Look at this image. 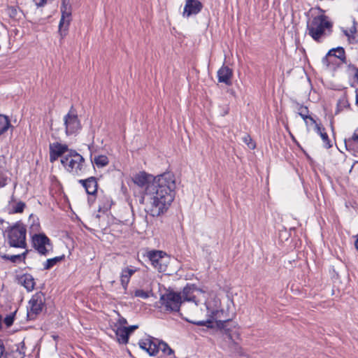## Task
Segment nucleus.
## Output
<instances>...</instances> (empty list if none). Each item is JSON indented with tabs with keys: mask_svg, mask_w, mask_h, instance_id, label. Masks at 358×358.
Returning a JSON list of instances; mask_svg holds the SVG:
<instances>
[{
	"mask_svg": "<svg viewBox=\"0 0 358 358\" xmlns=\"http://www.w3.org/2000/svg\"><path fill=\"white\" fill-rule=\"evenodd\" d=\"M232 76V70L227 66H222L217 71L218 81L227 85H230L231 84V80Z\"/></svg>",
	"mask_w": 358,
	"mask_h": 358,
	"instance_id": "nucleus-20",
	"label": "nucleus"
},
{
	"mask_svg": "<svg viewBox=\"0 0 358 358\" xmlns=\"http://www.w3.org/2000/svg\"><path fill=\"white\" fill-rule=\"evenodd\" d=\"M156 343L157 339L150 336H147L138 341L140 348L145 350L150 356H155L157 354Z\"/></svg>",
	"mask_w": 358,
	"mask_h": 358,
	"instance_id": "nucleus-14",
	"label": "nucleus"
},
{
	"mask_svg": "<svg viewBox=\"0 0 358 358\" xmlns=\"http://www.w3.org/2000/svg\"><path fill=\"white\" fill-rule=\"evenodd\" d=\"M185 320L189 322H192L193 324H196L197 325H200V326H204V325H206L207 323H210V321H198V322H195V321H191L189 320V319L187 318H185Z\"/></svg>",
	"mask_w": 358,
	"mask_h": 358,
	"instance_id": "nucleus-37",
	"label": "nucleus"
},
{
	"mask_svg": "<svg viewBox=\"0 0 358 358\" xmlns=\"http://www.w3.org/2000/svg\"><path fill=\"white\" fill-rule=\"evenodd\" d=\"M216 326L220 334L226 336L231 345H237L236 340L240 339V333L236 322L231 320H218L216 322Z\"/></svg>",
	"mask_w": 358,
	"mask_h": 358,
	"instance_id": "nucleus-5",
	"label": "nucleus"
},
{
	"mask_svg": "<svg viewBox=\"0 0 358 358\" xmlns=\"http://www.w3.org/2000/svg\"><path fill=\"white\" fill-rule=\"evenodd\" d=\"M15 313L7 315L4 319V323L7 327H10L14 322Z\"/></svg>",
	"mask_w": 358,
	"mask_h": 358,
	"instance_id": "nucleus-35",
	"label": "nucleus"
},
{
	"mask_svg": "<svg viewBox=\"0 0 358 358\" xmlns=\"http://www.w3.org/2000/svg\"><path fill=\"white\" fill-rule=\"evenodd\" d=\"M314 124L317 133L320 136L323 141L324 147H325L326 148H330L332 146V145L331 144V141L329 138L327 132L325 131V129L320 126V124H317L316 122Z\"/></svg>",
	"mask_w": 358,
	"mask_h": 358,
	"instance_id": "nucleus-22",
	"label": "nucleus"
},
{
	"mask_svg": "<svg viewBox=\"0 0 358 358\" xmlns=\"http://www.w3.org/2000/svg\"><path fill=\"white\" fill-rule=\"evenodd\" d=\"M127 324V321L125 318L121 317L119 318L117 321V327H124L125 324Z\"/></svg>",
	"mask_w": 358,
	"mask_h": 358,
	"instance_id": "nucleus-38",
	"label": "nucleus"
},
{
	"mask_svg": "<svg viewBox=\"0 0 358 358\" xmlns=\"http://www.w3.org/2000/svg\"><path fill=\"white\" fill-rule=\"evenodd\" d=\"M203 6L199 0H187L184 8L183 15L189 17L199 13Z\"/></svg>",
	"mask_w": 358,
	"mask_h": 358,
	"instance_id": "nucleus-16",
	"label": "nucleus"
},
{
	"mask_svg": "<svg viewBox=\"0 0 358 358\" xmlns=\"http://www.w3.org/2000/svg\"><path fill=\"white\" fill-rule=\"evenodd\" d=\"M166 253L161 250H151L148 252L147 257L152 263V265L159 271H162V261Z\"/></svg>",
	"mask_w": 358,
	"mask_h": 358,
	"instance_id": "nucleus-15",
	"label": "nucleus"
},
{
	"mask_svg": "<svg viewBox=\"0 0 358 358\" xmlns=\"http://www.w3.org/2000/svg\"><path fill=\"white\" fill-rule=\"evenodd\" d=\"M61 13L62 16L59 24L58 32L62 40L67 35L69 26L71 20V8L69 2H66V0H63Z\"/></svg>",
	"mask_w": 358,
	"mask_h": 358,
	"instance_id": "nucleus-10",
	"label": "nucleus"
},
{
	"mask_svg": "<svg viewBox=\"0 0 358 358\" xmlns=\"http://www.w3.org/2000/svg\"><path fill=\"white\" fill-rule=\"evenodd\" d=\"M338 60L341 62H345V50L341 47L330 50L326 56L323 57L322 62L326 67H331V66H336L338 64Z\"/></svg>",
	"mask_w": 358,
	"mask_h": 358,
	"instance_id": "nucleus-12",
	"label": "nucleus"
},
{
	"mask_svg": "<svg viewBox=\"0 0 358 358\" xmlns=\"http://www.w3.org/2000/svg\"><path fill=\"white\" fill-rule=\"evenodd\" d=\"M160 302L166 310L178 312L182 303L181 294L173 291L167 292L161 296Z\"/></svg>",
	"mask_w": 358,
	"mask_h": 358,
	"instance_id": "nucleus-7",
	"label": "nucleus"
},
{
	"mask_svg": "<svg viewBox=\"0 0 358 358\" xmlns=\"http://www.w3.org/2000/svg\"><path fill=\"white\" fill-rule=\"evenodd\" d=\"M290 136L292 137V139L294 141V142H295L297 145H299V143L296 141V140L295 139L294 136L292 134H290Z\"/></svg>",
	"mask_w": 358,
	"mask_h": 358,
	"instance_id": "nucleus-46",
	"label": "nucleus"
},
{
	"mask_svg": "<svg viewBox=\"0 0 358 358\" xmlns=\"http://www.w3.org/2000/svg\"><path fill=\"white\" fill-rule=\"evenodd\" d=\"M97 181L95 177H90L87 178V182L85 189L88 194L94 195L97 192Z\"/></svg>",
	"mask_w": 358,
	"mask_h": 358,
	"instance_id": "nucleus-23",
	"label": "nucleus"
},
{
	"mask_svg": "<svg viewBox=\"0 0 358 358\" xmlns=\"http://www.w3.org/2000/svg\"><path fill=\"white\" fill-rule=\"evenodd\" d=\"M331 27V23L324 15L315 16L307 22L308 34L317 42L321 41L322 38L327 35L326 31H330Z\"/></svg>",
	"mask_w": 358,
	"mask_h": 358,
	"instance_id": "nucleus-2",
	"label": "nucleus"
},
{
	"mask_svg": "<svg viewBox=\"0 0 358 358\" xmlns=\"http://www.w3.org/2000/svg\"><path fill=\"white\" fill-rule=\"evenodd\" d=\"M65 133L67 136L76 135L82 129L76 111L71 107L69 113L64 117Z\"/></svg>",
	"mask_w": 358,
	"mask_h": 358,
	"instance_id": "nucleus-8",
	"label": "nucleus"
},
{
	"mask_svg": "<svg viewBox=\"0 0 358 358\" xmlns=\"http://www.w3.org/2000/svg\"><path fill=\"white\" fill-rule=\"evenodd\" d=\"M243 141L248 146L249 148L253 150L256 148V144L250 135L245 134L243 137Z\"/></svg>",
	"mask_w": 358,
	"mask_h": 358,
	"instance_id": "nucleus-32",
	"label": "nucleus"
},
{
	"mask_svg": "<svg viewBox=\"0 0 358 358\" xmlns=\"http://www.w3.org/2000/svg\"><path fill=\"white\" fill-rule=\"evenodd\" d=\"M115 327L116 328L115 332L117 342L121 344L127 343L129 336L128 330L125 329V327H117V324Z\"/></svg>",
	"mask_w": 358,
	"mask_h": 358,
	"instance_id": "nucleus-21",
	"label": "nucleus"
},
{
	"mask_svg": "<svg viewBox=\"0 0 358 358\" xmlns=\"http://www.w3.org/2000/svg\"><path fill=\"white\" fill-rule=\"evenodd\" d=\"M92 161L93 164L99 169L106 166L109 163L108 157L103 155L95 156Z\"/></svg>",
	"mask_w": 358,
	"mask_h": 358,
	"instance_id": "nucleus-25",
	"label": "nucleus"
},
{
	"mask_svg": "<svg viewBox=\"0 0 358 358\" xmlns=\"http://www.w3.org/2000/svg\"><path fill=\"white\" fill-rule=\"evenodd\" d=\"M50 162H55L59 157H64L63 155L69 151L68 145L62 144L58 142L50 144Z\"/></svg>",
	"mask_w": 358,
	"mask_h": 358,
	"instance_id": "nucleus-13",
	"label": "nucleus"
},
{
	"mask_svg": "<svg viewBox=\"0 0 358 358\" xmlns=\"http://www.w3.org/2000/svg\"><path fill=\"white\" fill-rule=\"evenodd\" d=\"M22 353L18 350L6 351L3 358H23Z\"/></svg>",
	"mask_w": 358,
	"mask_h": 358,
	"instance_id": "nucleus-31",
	"label": "nucleus"
},
{
	"mask_svg": "<svg viewBox=\"0 0 358 358\" xmlns=\"http://www.w3.org/2000/svg\"><path fill=\"white\" fill-rule=\"evenodd\" d=\"M181 294L182 302L192 301L197 306L199 303L206 301V293L193 284H187L182 289Z\"/></svg>",
	"mask_w": 358,
	"mask_h": 358,
	"instance_id": "nucleus-6",
	"label": "nucleus"
},
{
	"mask_svg": "<svg viewBox=\"0 0 358 358\" xmlns=\"http://www.w3.org/2000/svg\"><path fill=\"white\" fill-rule=\"evenodd\" d=\"M34 1L38 7L43 6L46 3V0H34Z\"/></svg>",
	"mask_w": 358,
	"mask_h": 358,
	"instance_id": "nucleus-40",
	"label": "nucleus"
},
{
	"mask_svg": "<svg viewBox=\"0 0 358 358\" xmlns=\"http://www.w3.org/2000/svg\"><path fill=\"white\" fill-rule=\"evenodd\" d=\"M138 271V268L129 266L122 269L120 273V283L124 289L127 290L131 277Z\"/></svg>",
	"mask_w": 358,
	"mask_h": 358,
	"instance_id": "nucleus-19",
	"label": "nucleus"
},
{
	"mask_svg": "<svg viewBox=\"0 0 358 358\" xmlns=\"http://www.w3.org/2000/svg\"><path fill=\"white\" fill-rule=\"evenodd\" d=\"M135 297H139L142 299H147L149 297V292L144 291L143 289H136L134 293Z\"/></svg>",
	"mask_w": 358,
	"mask_h": 358,
	"instance_id": "nucleus-33",
	"label": "nucleus"
},
{
	"mask_svg": "<svg viewBox=\"0 0 358 358\" xmlns=\"http://www.w3.org/2000/svg\"><path fill=\"white\" fill-rule=\"evenodd\" d=\"M297 110L298 114L303 120L309 119L311 124H315V120L309 115V110L308 107L304 106H299Z\"/></svg>",
	"mask_w": 358,
	"mask_h": 358,
	"instance_id": "nucleus-26",
	"label": "nucleus"
},
{
	"mask_svg": "<svg viewBox=\"0 0 358 358\" xmlns=\"http://www.w3.org/2000/svg\"><path fill=\"white\" fill-rule=\"evenodd\" d=\"M34 248L41 255H47L52 250V245L50 240L44 234H34L32 236Z\"/></svg>",
	"mask_w": 358,
	"mask_h": 358,
	"instance_id": "nucleus-11",
	"label": "nucleus"
},
{
	"mask_svg": "<svg viewBox=\"0 0 358 358\" xmlns=\"http://www.w3.org/2000/svg\"><path fill=\"white\" fill-rule=\"evenodd\" d=\"M85 162L84 157L73 150H70L69 153L61 159V164L65 170L78 176L84 173Z\"/></svg>",
	"mask_w": 358,
	"mask_h": 358,
	"instance_id": "nucleus-3",
	"label": "nucleus"
},
{
	"mask_svg": "<svg viewBox=\"0 0 358 358\" xmlns=\"http://www.w3.org/2000/svg\"><path fill=\"white\" fill-rule=\"evenodd\" d=\"M355 77L358 80V69H355Z\"/></svg>",
	"mask_w": 358,
	"mask_h": 358,
	"instance_id": "nucleus-45",
	"label": "nucleus"
},
{
	"mask_svg": "<svg viewBox=\"0 0 358 358\" xmlns=\"http://www.w3.org/2000/svg\"><path fill=\"white\" fill-rule=\"evenodd\" d=\"M25 208L26 203L24 202L17 200L14 196H12L8 201L7 210L9 214L22 213Z\"/></svg>",
	"mask_w": 358,
	"mask_h": 358,
	"instance_id": "nucleus-18",
	"label": "nucleus"
},
{
	"mask_svg": "<svg viewBox=\"0 0 358 358\" xmlns=\"http://www.w3.org/2000/svg\"><path fill=\"white\" fill-rule=\"evenodd\" d=\"M156 345L157 348V352L159 350H162L164 354L167 355H171L173 353V350L168 345L167 343L163 341H159L157 339Z\"/></svg>",
	"mask_w": 358,
	"mask_h": 358,
	"instance_id": "nucleus-29",
	"label": "nucleus"
},
{
	"mask_svg": "<svg viewBox=\"0 0 358 358\" xmlns=\"http://www.w3.org/2000/svg\"><path fill=\"white\" fill-rule=\"evenodd\" d=\"M358 169V162H355L353 163V164L351 165L350 169H349V173H352L353 169Z\"/></svg>",
	"mask_w": 358,
	"mask_h": 358,
	"instance_id": "nucleus-41",
	"label": "nucleus"
},
{
	"mask_svg": "<svg viewBox=\"0 0 358 358\" xmlns=\"http://www.w3.org/2000/svg\"><path fill=\"white\" fill-rule=\"evenodd\" d=\"M5 352H6V350H5L3 341L1 339H0V358H3Z\"/></svg>",
	"mask_w": 358,
	"mask_h": 358,
	"instance_id": "nucleus-36",
	"label": "nucleus"
},
{
	"mask_svg": "<svg viewBox=\"0 0 358 358\" xmlns=\"http://www.w3.org/2000/svg\"><path fill=\"white\" fill-rule=\"evenodd\" d=\"M345 145L352 150L358 152V128L356 129L352 136L348 140H345Z\"/></svg>",
	"mask_w": 358,
	"mask_h": 358,
	"instance_id": "nucleus-24",
	"label": "nucleus"
},
{
	"mask_svg": "<svg viewBox=\"0 0 358 358\" xmlns=\"http://www.w3.org/2000/svg\"><path fill=\"white\" fill-rule=\"evenodd\" d=\"M64 258V256L62 255V256L55 257L54 258L47 259L43 263V268L45 270L50 269L55 265H56L57 263L60 262Z\"/></svg>",
	"mask_w": 358,
	"mask_h": 358,
	"instance_id": "nucleus-28",
	"label": "nucleus"
},
{
	"mask_svg": "<svg viewBox=\"0 0 358 358\" xmlns=\"http://www.w3.org/2000/svg\"><path fill=\"white\" fill-rule=\"evenodd\" d=\"M27 253H28V250H26L24 252H22V254H20V255H4L2 257L4 259L9 260L13 263H16L18 262H24Z\"/></svg>",
	"mask_w": 358,
	"mask_h": 358,
	"instance_id": "nucleus-27",
	"label": "nucleus"
},
{
	"mask_svg": "<svg viewBox=\"0 0 358 358\" xmlns=\"http://www.w3.org/2000/svg\"><path fill=\"white\" fill-rule=\"evenodd\" d=\"M6 232L7 234V241L10 247L26 249L27 229L23 223L21 222H16L8 227Z\"/></svg>",
	"mask_w": 358,
	"mask_h": 358,
	"instance_id": "nucleus-4",
	"label": "nucleus"
},
{
	"mask_svg": "<svg viewBox=\"0 0 358 358\" xmlns=\"http://www.w3.org/2000/svg\"><path fill=\"white\" fill-rule=\"evenodd\" d=\"M45 304V297L43 292H38L32 296L29 301L27 317L34 320L43 310Z\"/></svg>",
	"mask_w": 358,
	"mask_h": 358,
	"instance_id": "nucleus-9",
	"label": "nucleus"
},
{
	"mask_svg": "<svg viewBox=\"0 0 358 358\" xmlns=\"http://www.w3.org/2000/svg\"><path fill=\"white\" fill-rule=\"evenodd\" d=\"M150 178L145 172H140L134 176L132 180L139 187L146 185L145 196L150 203L148 212L152 217H158L168 210L175 198V177L167 172L157 176L148 183Z\"/></svg>",
	"mask_w": 358,
	"mask_h": 358,
	"instance_id": "nucleus-1",
	"label": "nucleus"
},
{
	"mask_svg": "<svg viewBox=\"0 0 358 358\" xmlns=\"http://www.w3.org/2000/svg\"><path fill=\"white\" fill-rule=\"evenodd\" d=\"M357 29H356V22L354 20L353 21V26L349 29V31H345L344 33L345 36L350 37L351 36H353L354 34L356 33Z\"/></svg>",
	"mask_w": 358,
	"mask_h": 358,
	"instance_id": "nucleus-34",
	"label": "nucleus"
},
{
	"mask_svg": "<svg viewBox=\"0 0 358 358\" xmlns=\"http://www.w3.org/2000/svg\"><path fill=\"white\" fill-rule=\"evenodd\" d=\"M10 126L8 117L0 115V135L8 130Z\"/></svg>",
	"mask_w": 358,
	"mask_h": 358,
	"instance_id": "nucleus-30",
	"label": "nucleus"
},
{
	"mask_svg": "<svg viewBox=\"0 0 358 358\" xmlns=\"http://www.w3.org/2000/svg\"><path fill=\"white\" fill-rule=\"evenodd\" d=\"M17 283L23 286L27 292L34 290L36 282L34 278L29 273H24L17 277Z\"/></svg>",
	"mask_w": 358,
	"mask_h": 358,
	"instance_id": "nucleus-17",
	"label": "nucleus"
},
{
	"mask_svg": "<svg viewBox=\"0 0 358 358\" xmlns=\"http://www.w3.org/2000/svg\"><path fill=\"white\" fill-rule=\"evenodd\" d=\"M304 122L306 125V127L308 128L310 126H313V124H310V122L309 120V119H306V120H304Z\"/></svg>",
	"mask_w": 358,
	"mask_h": 358,
	"instance_id": "nucleus-43",
	"label": "nucleus"
},
{
	"mask_svg": "<svg viewBox=\"0 0 358 358\" xmlns=\"http://www.w3.org/2000/svg\"><path fill=\"white\" fill-rule=\"evenodd\" d=\"M355 94H356V101H355V103L356 105L358 106V88L356 89L355 90Z\"/></svg>",
	"mask_w": 358,
	"mask_h": 358,
	"instance_id": "nucleus-44",
	"label": "nucleus"
},
{
	"mask_svg": "<svg viewBox=\"0 0 358 358\" xmlns=\"http://www.w3.org/2000/svg\"><path fill=\"white\" fill-rule=\"evenodd\" d=\"M357 238L355 245L356 248L358 250V235L357 236Z\"/></svg>",
	"mask_w": 358,
	"mask_h": 358,
	"instance_id": "nucleus-47",
	"label": "nucleus"
},
{
	"mask_svg": "<svg viewBox=\"0 0 358 358\" xmlns=\"http://www.w3.org/2000/svg\"><path fill=\"white\" fill-rule=\"evenodd\" d=\"M138 328V325H131V326H129V327H125V329L127 330H128L129 335H130L131 333H132L134 330L137 329Z\"/></svg>",
	"mask_w": 358,
	"mask_h": 358,
	"instance_id": "nucleus-39",
	"label": "nucleus"
},
{
	"mask_svg": "<svg viewBox=\"0 0 358 358\" xmlns=\"http://www.w3.org/2000/svg\"><path fill=\"white\" fill-rule=\"evenodd\" d=\"M87 182V178L85 179V180H79V183L81 184L83 187L85 188V185H86V182Z\"/></svg>",
	"mask_w": 358,
	"mask_h": 358,
	"instance_id": "nucleus-42",
	"label": "nucleus"
}]
</instances>
